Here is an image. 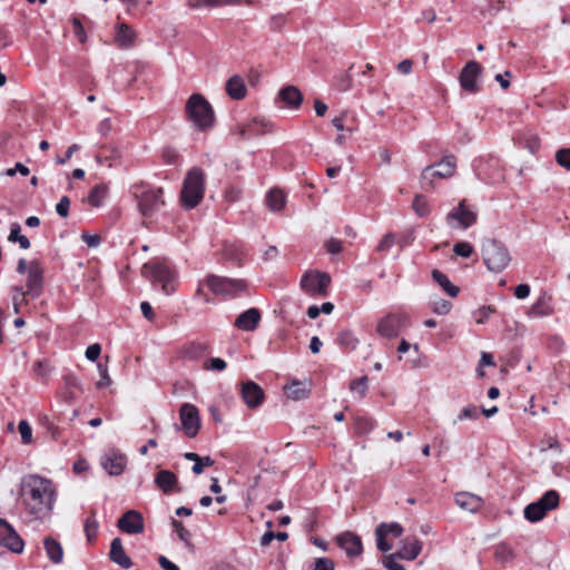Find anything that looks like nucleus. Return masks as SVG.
<instances>
[{
  "label": "nucleus",
  "instance_id": "nucleus-5",
  "mask_svg": "<svg viewBox=\"0 0 570 570\" xmlns=\"http://www.w3.org/2000/svg\"><path fill=\"white\" fill-rule=\"evenodd\" d=\"M142 275L161 285L166 295L175 292L176 272L165 262L151 261L142 265Z\"/></svg>",
  "mask_w": 570,
  "mask_h": 570
},
{
  "label": "nucleus",
  "instance_id": "nucleus-17",
  "mask_svg": "<svg viewBox=\"0 0 570 570\" xmlns=\"http://www.w3.org/2000/svg\"><path fill=\"white\" fill-rule=\"evenodd\" d=\"M118 528L128 534H139L145 530L144 518L137 510L125 512L117 522Z\"/></svg>",
  "mask_w": 570,
  "mask_h": 570
},
{
  "label": "nucleus",
  "instance_id": "nucleus-30",
  "mask_svg": "<svg viewBox=\"0 0 570 570\" xmlns=\"http://www.w3.org/2000/svg\"><path fill=\"white\" fill-rule=\"evenodd\" d=\"M184 458L188 461H193L194 465L191 468V471L199 475L204 472V469L207 466L214 465L215 461L210 456H200L197 453L194 452H186L184 454Z\"/></svg>",
  "mask_w": 570,
  "mask_h": 570
},
{
  "label": "nucleus",
  "instance_id": "nucleus-37",
  "mask_svg": "<svg viewBox=\"0 0 570 570\" xmlns=\"http://www.w3.org/2000/svg\"><path fill=\"white\" fill-rule=\"evenodd\" d=\"M524 518L530 522H538L542 520L548 513L537 501L528 504L524 508Z\"/></svg>",
  "mask_w": 570,
  "mask_h": 570
},
{
  "label": "nucleus",
  "instance_id": "nucleus-56",
  "mask_svg": "<svg viewBox=\"0 0 570 570\" xmlns=\"http://www.w3.org/2000/svg\"><path fill=\"white\" fill-rule=\"evenodd\" d=\"M97 529H98V523L97 521L94 519V518H88L86 520V523H85V532H86V535H87V539L89 541L92 540V538L96 537L97 534Z\"/></svg>",
  "mask_w": 570,
  "mask_h": 570
},
{
  "label": "nucleus",
  "instance_id": "nucleus-19",
  "mask_svg": "<svg viewBox=\"0 0 570 570\" xmlns=\"http://www.w3.org/2000/svg\"><path fill=\"white\" fill-rule=\"evenodd\" d=\"M335 540L338 547L351 558L358 557L363 552L361 538L353 532H343Z\"/></svg>",
  "mask_w": 570,
  "mask_h": 570
},
{
  "label": "nucleus",
  "instance_id": "nucleus-23",
  "mask_svg": "<svg viewBox=\"0 0 570 570\" xmlns=\"http://www.w3.org/2000/svg\"><path fill=\"white\" fill-rule=\"evenodd\" d=\"M456 504L465 511L478 512L483 507V500L470 492H460L455 495Z\"/></svg>",
  "mask_w": 570,
  "mask_h": 570
},
{
  "label": "nucleus",
  "instance_id": "nucleus-55",
  "mask_svg": "<svg viewBox=\"0 0 570 570\" xmlns=\"http://www.w3.org/2000/svg\"><path fill=\"white\" fill-rule=\"evenodd\" d=\"M70 199L68 196H62L56 205V212L61 217H67L69 214Z\"/></svg>",
  "mask_w": 570,
  "mask_h": 570
},
{
  "label": "nucleus",
  "instance_id": "nucleus-63",
  "mask_svg": "<svg viewBox=\"0 0 570 570\" xmlns=\"http://www.w3.org/2000/svg\"><path fill=\"white\" fill-rule=\"evenodd\" d=\"M79 149H80V146H79V145H77V144L71 145V146L67 149V151H66V154H65V156H63V157H57V158H56V163H57L58 165H63V164H66V163H67V160H69V159L72 157V155H73L76 151H78Z\"/></svg>",
  "mask_w": 570,
  "mask_h": 570
},
{
  "label": "nucleus",
  "instance_id": "nucleus-27",
  "mask_svg": "<svg viewBox=\"0 0 570 570\" xmlns=\"http://www.w3.org/2000/svg\"><path fill=\"white\" fill-rule=\"evenodd\" d=\"M226 92L234 100L244 99L247 94L244 79L238 75L230 77L226 82Z\"/></svg>",
  "mask_w": 570,
  "mask_h": 570
},
{
  "label": "nucleus",
  "instance_id": "nucleus-36",
  "mask_svg": "<svg viewBox=\"0 0 570 570\" xmlns=\"http://www.w3.org/2000/svg\"><path fill=\"white\" fill-rule=\"evenodd\" d=\"M266 205L273 212H279L285 205V195L279 189H271L266 196Z\"/></svg>",
  "mask_w": 570,
  "mask_h": 570
},
{
  "label": "nucleus",
  "instance_id": "nucleus-2",
  "mask_svg": "<svg viewBox=\"0 0 570 570\" xmlns=\"http://www.w3.org/2000/svg\"><path fill=\"white\" fill-rule=\"evenodd\" d=\"M186 117L198 130H207L214 126L215 115L208 100L200 94H193L186 102Z\"/></svg>",
  "mask_w": 570,
  "mask_h": 570
},
{
  "label": "nucleus",
  "instance_id": "nucleus-49",
  "mask_svg": "<svg viewBox=\"0 0 570 570\" xmlns=\"http://www.w3.org/2000/svg\"><path fill=\"white\" fill-rule=\"evenodd\" d=\"M413 209L420 216H426L429 214V205L425 197L417 195L413 200Z\"/></svg>",
  "mask_w": 570,
  "mask_h": 570
},
{
  "label": "nucleus",
  "instance_id": "nucleus-3",
  "mask_svg": "<svg viewBox=\"0 0 570 570\" xmlns=\"http://www.w3.org/2000/svg\"><path fill=\"white\" fill-rule=\"evenodd\" d=\"M205 173L199 167L188 170L180 194V202L184 208H195L204 198Z\"/></svg>",
  "mask_w": 570,
  "mask_h": 570
},
{
  "label": "nucleus",
  "instance_id": "nucleus-53",
  "mask_svg": "<svg viewBox=\"0 0 570 570\" xmlns=\"http://www.w3.org/2000/svg\"><path fill=\"white\" fill-rule=\"evenodd\" d=\"M556 160L561 167L570 170V148L558 150L556 154Z\"/></svg>",
  "mask_w": 570,
  "mask_h": 570
},
{
  "label": "nucleus",
  "instance_id": "nucleus-47",
  "mask_svg": "<svg viewBox=\"0 0 570 570\" xmlns=\"http://www.w3.org/2000/svg\"><path fill=\"white\" fill-rule=\"evenodd\" d=\"M227 367V363L220 357H212L204 363L206 371L222 372Z\"/></svg>",
  "mask_w": 570,
  "mask_h": 570
},
{
  "label": "nucleus",
  "instance_id": "nucleus-58",
  "mask_svg": "<svg viewBox=\"0 0 570 570\" xmlns=\"http://www.w3.org/2000/svg\"><path fill=\"white\" fill-rule=\"evenodd\" d=\"M72 24H73L75 36L78 38V40L81 43H85L87 41V35H86L85 28L82 27L80 20L78 18H73Z\"/></svg>",
  "mask_w": 570,
  "mask_h": 570
},
{
  "label": "nucleus",
  "instance_id": "nucleus-48",
  "mask_svg": "<svg viewBox=\"0 0 570 570\" xmlns=\"http://www.w3.org/2000/svg\"><path fill=\"white\" fill-rule=\"evenodd\" d=\"M350 389L352 392L357 393L360 397H363L367 391V377L363 376L352 381Z\"/></svg>",
  "mask_w": 570,
  "mask_h": 570
},
{
  "label": "nucleus",
  "instance_id": "nucleus-7",
  "mask_svg": "<svg viewBox=\"0 0 570 570\" xmlns=\"http://www.w3.org/2000/svg\"><path fill=\"white\" fill-rule=\"evenodd\" d=\"M204 282L215 295L225 297H235L247 289V283L240 278H229L210 274L206 276Z\"/></svg>",
  "mask_w": 570,
  "mask_h": 570
},
{
  "label": "nucleus",
  "instance_id": "nucleus-44",
  "mask_svg": "<svg viewBox=\"0 0 570 570\" xmlns=\"http://www.w3.org/2000/svg\"><path fill=\"white\" fill-rule=\"evenodd\" d=\"M375 426V423L370 417H357L355 421V429L358 434H366L371 432Z\"/></svg>",
  "mask_w": 570,
  "mask_h": 570
},
{
  "label": "nucleus",
  "instance_id": "nucleus-29",
  "mask_svg": "<svg viewBox=\"0 0 570 570\" xmlns=\"http://www.w3.org/2000/svg\"><path fill=\"white\" fill-rule=\"evenodd\" d=\"M43 547L46 550L47 557L52 561L55 564H59L63 560V549L61 544L55 540L51 537H47L43 540Z\"/></svg>",
  "mask_w": 570,
  "mask_h": 570
},
{
  "label": "nucleus",
  "instance_id": "nucleus-6",
  "mask_svg": "<svg viewBox=\"0 0 570 570\" xmlns=\"http://www.w3.org/2000/svg\"><path fill=\"white\" fill-rule=\"evenodd\" d=\"M482 256L487 267L495 273L502 272L511 261L507 247L495 239H487L483 243Z\"/></svg>",
  "mask_w": 570,
  "mask_h": 570
},
{
  "label": "nucleus",
  "instance_id": "nucleus-57",
  "mask_svg": "<svg viewBox=\"0 0 570 570\" xmlns=\"http://www.w3.org/2000/svg\"><path fill=\"white\" fill-rule=\"evenodd\" d=\"M379 527H384L385 528L383 530L385 535L392 534L393 537L399 538L403 533V528L399 523H390V524L381 523Z\"/></svg>",
  "mask_w": 570,
  "mask_h": 570
},
{
  "label": "nucleus",
  "instance_id": "nucleus-43",
  "mask_svg": "<svg viewBox=\"0 0 570 570\" xmlns=\"http://www.w3.org/2000/svg\"><path fill=\"white\" fill-rule=\"evenodd\" d=\"M478 417H479V409L475 405L470 404L461 410V412L458 415V419L454 421V424L456 422H461L464 420L474 421V420H478Z\"/></svg>",
  "mask_w": 570,
  "mask_h": 570
},
{
  "label": "nucleus",
  "instance_id": "nucleus-52",
  "mask_svg": "<svg viewBox=\"0 0 570 570\" xmlns=\"http://www.w3.org/2000/svg\"><path fill=\"white\" fill-rule=\"evenodd\" d=\"M453 252L458 255V256H461V257H470L472 252H473V247L470 243L468 242H459L454 245L453 247Z\"/></svg>",
  "mask_w": 570,
  "mask_h": 570
},
{
  "label": "nucleus",
  "instance_id": "nucleus-46",
  "mask_svg": "<svg viewBox=\"0 0 570 570\" xmlns=\"http://www.w3.org/2000/svg\"><path fill=\"white\" fill-rule=\"evenodd\" d=\"M384 529H385L384 527H377L375 530V535H376L377 549L383 552H386L392 549V544L386 541V535L384 534V531H383Z\"/></svg>",
  "mask_w": 570,
  "mask_h": 570
},
{
  "label": "nucleus",
  "instance_id": "nucleus-51",
  "mask_svg": "<svg viewBox=\"0 0 570 570\" xmlns=\"http://www.w3.org/2000/svg\"><path fill=\"white\" fill-rule=\"evenodd\" d=\"M400 556L397 553L389 554L384 558L383 564L389 570H405L403 564L399 562Z\"/></svg>",
  "mask_w": 570,
  "mask_h": 570
},
{
  "label": "nucleus",
  "instance_id": "nucleus-31",
  "mask_svg": "<svg viewBox=\"0 0 570 570\" xmlns=\"http://www.w3.org/2000/svg\"><path fill=\"white\" fill-rule=\"evenodd\" d=\"M422 550V543L419 539H411L404 541L399 556L401 559L414 560Z\"/></svg>",
  "mask_w": 570,
  "mask_h": 570
},
{
  "label": "nucleus",
  "instance_id": "nucleus-12",
  "mask_svg": "<svg viewBox=\"0 0 570 570\" xmlns=\"http://www.w3.org/2000/svg\"><path fill=\"white\" fill-rule=\"evenodd\" d=\"M272 124L265 118L254 117L245 122H240L235 128L242 139H250L257 136L271 132Z\"/></svg>",
  "mask_w": 570,
  "mask_h": 570
},
{
  "label": "nucleus",
  "instance_id": "nucleus-60",
  "mask_svg": "<svg viewBox=\"0 0 570 570\" xmlns=\"http://www.w3.org/2000/svg\"><path fill=\"white\" fill-rule=\"evenodd\" d=\"M451 309V303L445 299H440L433 304V312L439 315H445Z\"/></svg>",
  "mask_w": 570,
  "mask_h": 570
},
{
  "label": "nucleus",
  "instance_id": "nucleus-28",
  "mask_svg": "<svg viewBox=\"0 0 570 570\" xmlns=\"http://www.w3.org/2000/svg\"><path fill=\"white\" fill-rule=\"evenodd\" d=\"M135 37L134 30L128 24L121 22L117 26L115 42L119 48L127 49L132 47Z\"/></svg>",
  "mask_w": 570,
  "mask_h": 570
},
{
  "label": "nucleus",
  "instance_id": "nucleus-64",
  "mask_svg": "<svg viewBox=\"0 0 570 570\" xmlns=\"http://www.w3.org/2000/svg\"><path fill=\"white\" fill-rule=\"evenodd\" d=\"M325 247L331 254H338L342 250V242L331 238L326 242Z\"/></svg>",
  "mask_w": 570,
  "mask_h": 570
},
{
  "label": "nucleus",
  "instance_id": "nucleus-13",
  "mask_svg": "<svg viewBox=\"0 0 570 570\" xmlns=\"http://www.w3.org/2000/svg\"><path fill=\"white\" fill-rule=\"evenodd\" d=\"M482 73V67L479 62L469 61L460 72L459 81L461 88L470 94H475L480 90L479 78Z\"/></svg>",
  "mask_w": 570,
  "mask_h": 570
},
{
  "label": "nucleus",
  "instance_id": "nucleus-26",
  "mask_svg": "<svg viewBox=\"0 0 570 570\" xmlns=\"http://www.w3.org/2000/svg\"><path fill=\"white\" fill-rule=\"evenodd\" d=\"M278 99L286 106L297 109L303 101V95L295 86H286L278 92Z\"/></svg>",
  "mask_w": 570,
  "mask_h": 570
},
{
  "label": "nucleus",
  "instance_id": "nucleus-62",
  "mask_svg": "<svg viewBox=\"0 0 570 570\" xmlns=\"http://www.w3.org/2000/svg\"><path fill=\"white\" fill-rule=\"evenodd\" d=\"M66 385L67 387L69 389V396L70 399H73L75 397V393L73 391H80L81 390V386H80V383L78 381L77 377L75 376H66Z\"/></svg>",
  "mask_w": 570,
  "mask_h": 570
},
{
  "label": "nucleus",
  "instance_id": "nucleus-14",
  "mask_svg": "<svg viewBox=\"0 0 570 570\" xmlns=\"http://www.w3.org/2000/svg\"><path fill=\"white\" fill-rule=\"evenodd\" d=\"M43 272L37 262H31L28 268L27 289L16 288L21 292V297L37 298L42 291Z\"/></svg>",
  "mask_w": 570,
  "mask_h": 570
},
{
  "label": "nucleus",
  "instance_id": "nucleus-50",
  "mask_svg": "<svg viewBox=\"0 0 570 570\" xmlns=\"http://www.w3.org/2000/svg\"><path fill=\"white\" fill-rule=\"evenodd\" d=\"M493 312H494V309L491 306H482V307L478 308L473 313L475 323L484 324Z\"/></svg>",
  "mask_w": 570,
  "mask_h": 570
},
{
  "label": "nucleus",
  "instance_id": "nucleus-10",
  "mask_svg": "<svg viewBox=\"0 0 570 570\" xmlns=\"http://www.w3.org/2000/svg\"><path fill=\"white\" fill-rule=\"evenodd\" d=\"M409 325V316L405 314H389L381 318L376 325V332L385 338L396 337L400 331Z\"/></svg>",
  "mask_w": 570,
  "mask_h": 570
},
{
  "label": "nucleus",
  "instance_id": "nucleus-16",
  "mask_svg": "<svg viewBox=\"0 0 570 570\" xmlns=\"http://www.w3.org/2000/svg\"><path fill=\"white\" fill-rule=\"evenodd\" d=\"M0 544L14 553L23 551L24 542L10 523L0 518Z\"/></svg>",
  "mask_w": 570,
  "mask_h": 570
},
{
  "label": "nucleus",
  "instance_id": "nucleus-61",
  "mask_svg": "<svg viewBox=\"0 0 570 570\" xmlns=\"http://www.w3.org/2000/svg\"><path fill=\"white\" fill-rule=\"evenodd\" d=\"M101 353V346L98 343L91 344L86 350V357L95 362L98 360L99 355Z\"/></svg>",
  "mask_w": 570,
  "mask_h": 570
},
{
  "label": "nucleus",
  "instance_id": "nucleus-9",
  "mask_svg": "<svg viewBox=\"0 0 570 570\" xmlns=\"http://www.w3.org/2000/svg\"><path fill=\"white\" fill-rule=\"evenodd\" d=\"M330 284V275L320 271H308L301 278L302 291L311 297L326 296Z\"/></svg>",
  "mask_w": 570,
  "mask_h": 570
},
{
  "label": "nucleus",
  "instance_id": "nucleus-34",
  "mask_svg": "<svg viewBox=\"0 0 570 570\" xmlns=\"http://www.w3.org/2000/svg\"><path fill=\"white\" fill-rule=\"evenodd\" d=\"M244 0H188V6L194 9L199 8H216L222 6H235L242 3Z\"/></svg>",
  "mask_w": 570,
  "mask_h": 570
},
{
  "label": "nucleus",
  "instance_id": "nucleus-33",
  "mask_svg": "<svg viewBox=\"0 0 570 570\" xmlns=\"http://www.w3.org/2000/svg\"><path fill=\"white\" fill-rule=\"evenodd\" d=\"M432 278L436 282L443 291L451 297H455L459 294V287L453 285L449 277L438 269L432 271Z\"/></svg>",
  "mask_w": 570,
  "mask_h": 570
},
{
  "label": "nucleus",
  "instance_id": "nucleus-4",
  "mask_svg": "<svg viewBox=\"0 0 570 570\" xmlns=\"http://www.w3.org/2000/svg\"><path fill=\"white\" fill-rule=\"evenodd\" d=\"M132 194L138 202L139 212L146 217L153 216L165 206L163 188H151L142 183L135 184Z\"/></svg>",
  "mask_w": 570,
  "mask_h": 570
},
{
  "label": "nucleus",
  "instance_id": "nucleus-20",
  "mask_svg": "<svg viewBox=\"0 0 570 570\" xmlns=\"http://www.w3.org/2000/svg\"><path fill=\"white\" fill-rule=\"evenodd\" d=\"M240 394L249 409L259 406L264 401V391L253 381H247L242 384Z\"/></svg>",
  "mask_w": 570,
  "mask_h": 570
},
{
  "label": "nucleus",
  "instance_id": "nucleus-25",
  "mask_svg": "<svg viewBox=\"0 0 570 570\" xmlns=\"http://www.w3.org/2000/svg\"><path fill=\"white\" fill-rule=\"evenodd\" d=\"M155 483L164 493H170L176 490L178 478L169 470H160L155 476Z\"/></svg>",
  "mask_w": 570,
  "mask_h": 570
},
{
  "label": "nucleus",
  "instance_id": "nucleus-42",
  "mask_svg": "<svg viewBox=\"0 0 570 570\" xmlns=\"http://www.w3.org/2000/svg\"><path fill=\"white\" fill-rule=\"evenodd\" d=\"M171 525L175 529L178 538L185 543V546L191 549L194 546L190 542V532L183 525V523L176 519L171 520Z\"/></svg>",
  "mask_w": 570,
  "mask_h": 570
},
{
  "label": "nucleus",
  "instance_id": "nucleus-54",
  "mask_svg": "<svg viewBox=\"0 0 570 570\" xmlns=\"http://www.w3.org/2000/svg\"><path fill=\"white\" fill-rule=\"evenodd\" d=\"M335 563L330 558H317L314 561L313 570H334Z\"/></svg>",
  "mask_w": 570,
  "mask_h": 570
},
{
  "label": "nucleus",
  "instance_id": "nucleus-24",
  "mask_svg": "<svg viewBox=\"0 0 570 570\" xmlns=\"http://www.w3.org/2000/svg\"><path fill=\"white\" fill-rule=\"evenodd\" d=\"M109 556L112 562L117 563L124 569H129L132 566L131 559L125 552L121 540L119 538H115L111 541Z\"/></svg>",
  "mask_w": 570,
  "mask_h": 570
},
{
  "label": "nucleus",
  "instance_id": "nucleus-40",
  "mask_svg": "<svg viewBox=\"0 0 570 570\" xmlns=\"http://www.w3.org/2000/svg\"><path fill=\"white\" fill-rule=\"evenodd\" d=\"M494 556L499 562L505 563L513 560L515 554L512 547L502 542L495 547Z\"/></svg>",
  "mask_w": 570,
  "mask_h": 570
},
{
  "label": "nucleus",
  "instance_id": "nucleus-22",
  "mask_svg": "<svg viewBox=\"0 0 570 570\" xmlns=\"http://www.w3.org/2000/svg\"><path fill=\"white\" fill-rule=\"evenodd\" d=\"M551 302L552 297L547 293H542L529 309V317L539 318L551 315L553 313V306Z\"/></svg>",
  "mask_w": 570,
  "mask_h": 570
},
{
  "label": "nucleus",
  "instance_id": "nucleus-38",
  "mask_svg": "<svg viewBox=\"0 0 570 570\" xmlns=\"http://www.w3.org/2000/svg\"><path fill=\"white\" fill-rule=\"evenodd\" d=\"M108 194V187L106 185H96L89 193L88 203L94 207L102 205Z\"/></svg>",
  "mask_w": 570,
  "mask_h": 570
},
{
  "label": "nucleus",
  "instance_id": "nucleus-18",
  "mask_svg": "<svg viewBox=\"0 0 570 570\" xmlns=\"http://www.w3.org/2000/svg\"><path fill=\"white\" fill-rule=\"evenodd\" d=\"M101 465L109 475H120L126 468V456L118 450L111 449L101 456Z\"/></svg>",
  "mask_w": 570,
  "mask_h": 570
},
{
  "label": "nucleus",
  "instance_id": "nucleus-21",
  "mask_svg": "<svg viewBox=\"0 0 570 570\" xmlns=\"http://www.w3.org/2000/svg\"><path fill=\"white\" fill-rule=\"evenodd\" d=\"M261 322V312L252 307L243 312L235 321V326L242 331L252 332L257 328Z\"/></svg>",
  "mask_w": 570,
  "mask_h": 570
},
{
  "label": "nucleus",
  "instance_id": "nucleus-8",
  "mask_svg": "<svg viewBox=\"0 0 570 570\" xmlns=\"http://www.w3.org/2000/svg\"><path fill=\"white\" fill-rule=\"evenodd\" d=\"M456 169V158L453 155L445 156L436 168L426 166L421 174V187L425 190L432 189L436 178H450Z\"/></svg>",
  "mask_w": 570,
  "mask_h": 570
},
{
  "label": "nucleus",
  "instance_id": "nucleus-35",
  "mask_svg": "<svg viewBox=\"0 0 570 570\" xmlns=\"http://www.w3.org/2000/svg\"><path fill=\"white\" fill-rule=\"evenodd\" d=\"M308 394H309V386L305 382L293 381L287 386V395L293 400L299 401V400L306 399L308 396Z\"/></svg>",
  "mask_w": 570,
  "mask_h": 570
},
{
  "label": "nucleus",
  "instance_id": "nucleus-39",
  "mask_svg": "<svg viewBox=\"0 0 570 570\" xmlns=\"http://www.w3.org/2000/svg\"><path fill=\"white\" fill-rule=\"evenodd\" d=\"M559 493L554 490L547 491L537 502L544 508L547 512L554 510L559 505Z\"/></svg>",
  "mask_w": 570,
  "mask_h": 570
},
{
  "label": "nucleus",
  "instance_id": "nucleus-11",
  "mask_svg": "<svg viewBox=\"0 0 570 570\" xmlns=\"http://www.w3.org/2000/svg\"><path fill=\"white\" fill-rule=\"evenodd\" d=\"M179 416L186 436L195 438L200 430V416L197 407L190 403H184L180 406Z\"/></svg>",
  "mask_w": 570,
  "mask_h": 570
},
{
  "label": "nucleus",
  "instance_id": "nucleus-1",
  "mask_svg": "<svg viewBox=\"0 0 570 570\" xmlns=\"http://www.w3.org/2000/svg\"><path fill=\"white\" fill-rule=\"evenodd\" d=\"M19 494L26 510L35 518H42L53 508L56 489L51 480L28 474L21 479Z\"/></svg>",
  "mask_w": 570,
  "mask_h": 570
},
{
  "label": "nucleus",
  "instance_id": "nucleus-15",
  "mask_svg": "<svg viewBox=\"0 0 570 570\" xmlns=\"http://www.w3.org/2000/svg\"><path fill=\"white\" fill-rule=\"evenodd\" d=\"M478 215L474 210L465 205V200H461L459 206L450 212L446 216L448 224L452 227L469 228L475 224Z\"/></svg>",
  "mask_w": 570,
  "mask_h": 570
},
{
  "label": "nucleus",
  "instance_id": "nucleus-59",
  "mask_svg": "<svg viewBox=\"0 0 570 570\" xmlns=\"http://www.w3.org/2000/svg\"><path fill=\"white\" fill-rule=\"evenodd\" d=\"M395 243V237L392 234H386L379 243L377 250L386 252L389 250Z\"/></svg>",
  "mask_w": 570,
  "mask_h": 570
},
{
  "label": "nucleus",
  "instance_id": "nucleus-41",
  "mask_svg": "<svg viewBox=\"0 0 570 570\" xmlns=\"http://www.w3.org/2000/svg\"><path fill=\"white\" fill-rule=\"evenodd\" d=\"M338 344L350 351H353L358 345V340L351 331H343L338 335Z\"/></svg>",
  "mask_w": 570,
  "mask_h": 570
},
{
  "label": "nucleus",
  "instance_id": "nucleus-45",
  "mask_svg": "<svg viewBox=\"0 0 570 570\" xmlns=\"http://www.w3.org/2000/svg\"><path fill=\"white\" fill-rule=\"evenodd\" d=\"M18 430L21 435V442L23 444L32 443V429L28 421L21 420L18 424Z\"/></svg>",
  "mask_w": 570,
  "mask_h": 570
},
{
  "label": "nucleus",
  "instance_id": "nucleus-32",
  "mask_svg": "<svg viewBox=\"0 0 570 570\" xmlns=\"http://www.w3.org/2000/svg\"><path fill=\"white\" fill-rule=\"evenodd\" d=\"M207 344L202 342H191L183 347L181 355L188 360H199L207 352Z\"/></svg>",
  "mask_w": 570,
  "mask_h": 570
}]
</instances>
